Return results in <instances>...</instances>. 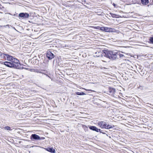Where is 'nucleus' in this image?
Wrapping results in <instances>:
<instances>
[{
  "label": "nucleus",
  "mask_w": 153,
  "mask_h": 153,
  "mask_svg": "<svg viewBox=\"0 0 153 153\" xmlns=\"http://www.w3.org/2000/svg\"><path fill=\"white\" fill-rule=\"evenodd\" d=\"M6 59L7 60L9 61H1L0 63L8 67L13 69L19 68L20 67L19 66V65L20 66L19 61L17 58L7 54Z\"/></svg>",
  "instance_id": "nucleus-1"
},
{
  "label": "nucleus",
  "mask_w": 153,
  "mask_h": 153,
  "mask_svg": "<svg viewBox=\"0 0 153 153\" xmlns=\"http://www.w3.org/2000/svg\"><path fill=\"white\" fill-rule=\"evenodd\" d=\"M103 52L105 54V56L110 59H114L119 56V53L116 51H108L106 50L103 51Z\"/></svg>",
  "instance_id": "nucleus-2"
},
{
  "label": "nucleus",
  "mask_w": 153,
  "mask_h": 153,
  "mask_svg": "<svg viewBox=\"0 0 153 153\" xmlns=\"http://www.w3.org/2000/svg\"><path fill=\"white\" fill-rule=\"evenodd\" d=\"M45 139V137H40L35 134H32L30 136V139L33 141L43 140Z\"/></svg>",
  "instance_id": "nucleus-3"
},
{
  "label": "nucleus",
  "mask_w": 153,
  "mask_h": 153,
  "mask_svg": "<svg viewBox=\"0 0 153 153\" xmlns=\"http://www.w3.org/2000/svg\"><path fill=\"white\" fill-rule=\"evenodd\" d=\"M97 125L102 128L107 129H110L114 126H111L110 125H108L105 122L103 121H101L98 123Z\"/></svg>",
  "instance_id": "nucleus-4"
},
{
  "label": "nucleus",
  "mask_w": 153,
  "mask_h": 153,
  "mask_svg": "<svg viewBox=\"0 0 153 153\" xmlns=\"http://www.w3.org/2000/svg\"><path fill=\"white\" fill-rule=\"evenodd\" d=\"M58 52L61 54H68L69 53L68 52L69 48H58Z\"/></svg>",
  "instance_id": "nucleus-5"
},
{
  "label": "nucleus",
  "mask_w": 153,
  "mask_h": 153,
  "mask_svg": "<svg viewBox=\"0 0 153 153\" xmlns=\"http://www.w3.org/2000/svg\"><path fill=\"white\" fill-rule=\"evenodd\" d=\"M52 51L50 50H48L46 53V56L47 58L49 60L53 58L55 56L54 55L52 52Z\"/></svg>",
  "instance_id": "nucleus-6"
},
{
  "label": "nucleus",
  "mask_w": 153,
  "mask_h": 153,
  "mask_svg": "<svg viewBox=\"0 0 153 153\" xmlns=\"http://www.w3.org/2000/svg\"><path fill=\"white\" fill-rule=\"evenodd\" d=\"M42 148L44 149L45 150L51 153H55V150L53 149V147H48L46 148H44L43 147H41Z\"/></svg>",
  "instance_id": "nucleus-7"
},
{
  "label": "nucleus",
  "mask_w": 153,
  "mask_h": 153,
  "mask_svg": "<svg viewBox=\"0 0 153 153\" xmlns=\"http://www.w3.org/2000/svg\"><path fill=\"white\" fill-rule=\"evenodd\" d=\"M29 16V15L27 13H21L19 14V16L24 18H28Z\"/></svg>",
  "instance_id": "nucleus-8"
},
{
  "label": "nucleus",
  "mask_w": 153,
  "mask_h": 153,
  "mask_svg": "<svg viewBox=\"0 0 153 153\" xmlns=\"http://www.w3.org/2000/svg\"><path fill=\"white\" fill-rule=\"evenodd\" d=\"M89 128L91 130L95 131L97 132H102V130L100 129H98L95 126H91L89 127Z\"/></svg>",
  "instance_id": "nucleus-9"
},
{
  "label": "nucleus",
  "mask_w": 153,
  "mask_h": 153,
  "mask_svg": "<svg viewBox=\"0 0 153 153\" xmlns=\"http://www.w3.org/2000/svg\"><path fill=\"white\" fill-rule=\"evenodd\" d=\"M113 29L111 28L105 27V32H110L113 31Z\"/></svg>",
  "instance_id": "nucleus-10"
},
{
  "label": "nucleus",
  "mask_w": 153,
  "mask_h": 153,
  "mask_svg": "<svg viewBox=\"0 0 153 153\" xmlns=\"http://www.w3.org/2000/svg\"><path fill=\"white\" fill-rule=\"evenodd\" d=\"M19 64H20V66L19 65V66L20 67H19V68H15L14 69H25L27 70H29V68H24L23 67V65L22 64H21L20 62H19Z\"/></svg>",
  "instance_id": "nucleus-11"
},
{
  "label": "nucleus",
  "mask_w": 153,
  "mask_h": 153,
  "mask_svg": "<svg viewBox=\"0 0 153 153\" xmlns=\"http://www.w3.org/2000/svg\"><path fill=\"white\" fill-rule=\"evenodd\" d=\"M141 2L143 5H147L149 3V0H141Z\"/></svg>",
  "instance_id": "nucleus-12"
},
{
  "label": "nucleus",
  "mask_w": 153,
  "mask_h": 153,
  "mask_svg": "<svg viewBox=\"0 0 153 153\" xmlns=\"http://www.w3.org/2000/svg\"><path fill=\"white\" fill-rule=\"evenodd\" d=\"M7 54L6 53H5L4 52V53L1 55V56L0 57V58L1 59V60H2V59H6Z\"/></svg>",
  "instance_id": "nucleus-13"
},
{
  "label": "nucleus",
  "mask_w": 153,
  "mask_h": 153,
  "mask_svg": "<svg viewBox=\"0 0 153 153\" xmlns=\"http://www.w3.org/2000/svg\"><path fill=\"white\" fill-rule=\"evenodd\" d=\"M75 94L78 95H83L85 94V93L83 92H75Z\"/></svg>",
  "instance_id": "nucleus-14"
},
{
  "label": "nucleus",
  "mask_w": 153,
  "mask_h": 153,
  "mask_svg": "<svg viewBox=\"0 0 153 153\" xmlns=\"http://www.w3.org/2000/svg\"><path fill=\"white\" fill-rule=\"evenodd\" d=\"M100 69H101V72H105L106 71V70L107 69V68H105L104 67H100Z\"/></svg>",
  "instance_id": "nucleus-15"
},
{
  "label": "nucleus",
  "mask_w": 153,
  "mask_h": 153,
  "mask_svg": "<svg viewBox=\"0 0 153 153\" xmlns=\"http://www.w3.org/2000/svg\"><path fill=\"white\" fill-rule=\"evenodd\" d=\"M3 128L4 130H11L12 129H11L10 127L9 126H6L4 127H3Z\"/></svg>",
  "instance_id": "nucleus-16"
},
{
  "label": "nucleus",
  "mask_w": 153,
  "mask_h": 153,
  "mask_svg": "<svg viewBox=\"0 0 153 153\" xmlns=\"http://www.w3.org/2000/svg\"><path fill=\"white\" fill-rule=\"evenodd\" d=\"M34 72L37 73H42V72L39 69H35Z\"/></svg>",
  "instance_id": "nucleus-17"
},
{
  "label": "nucleus",
  "mask_w": 153,
  "mask_h": 153,
  "mask_svg": "<svg viewBox=\"0 0 153 153\" xmlns=\"http://www.w3.org/2000/svg\"><path fill=\"white\" fill-rule=\"evenodd\" d=\"M105 27H100V29L102 31H105Z\"/></svg>",
  "instance_id": "nucleus-18"
},
{
  "label": "nucleus",
  "mask_w": 153,
  "mask_h": 153,
  "mask_svg": "<svg viewBox=\"0 0 153 153\" xmlns=\"http://www.w3.org/2000/svg\"><path fill=\"white\" fill-rule=\"evenodd\" d=\"M94 29H98L100 30V27L99 26H97V27H93Z\"/></svg>",
  "instance_id": "nucleus-19"
},
{
  "label": "nucleus",
  "mask_w": 153,
  "mask_h": 153,
  "mask_svg": "<svg viewBox=\"0 0 153 153\" xmlns=\"http://www.w3.org/2000/svg\"><path fill=\"white\" fill-rule=\"evenodd\" d=\"M35 69L33 68H29V71H30L31 72H34V71Z\"/></svg>",
  "instance_id": "nucleus-20"
},
{
  "label": "nucleus",
  "mask_w": 153,
  "mask_h": 153,
  "mask_svg": "<svg viewBox=\"0 0 153 153\" xmlns=\"http://www.w3.org/2000/svg\"><path fill=\"white\" fill-rule=\"evenodd\" d=\"M150 40L152 43H153V37L150 38Z\"/></svg>",
  "instance_id": "nucleus-21"
},
{
  "label": "nucleus",
  "mask_w": 153,
  "mask_h": 153,
  "mask_svg": "<svg viewBox=\"0 0 153 153\" xmlns=\"http://www.w3.org/2000/svg\"><path fill=\"white\" fill-rule=\"evenodd\" d=\"M83 128L84 129V130H85V128H86V126L85 125L84 126Z\"/></svg>",
  "instance_id": "nucleus-22"
},
{
  "label": "nucleus",
  "mask_w": 153,
  "mask_h": 153,
  "mask_svg": "<svg viewBox=\"0 0 153 153\" xmlns=\"http://www.w3.org/2000/svg\"><path fill=\"white\" fill-rule=\"evenodd\" d=\"M43 74H45V75H46V76H48V77H49L50 78H51L49 76H48V74H44V73Z\"/></svg>",
  "instance_id": "nucleus-23"
},
{
  "label": "nucleus",
  "mask_w": 153,
  "mask_h": 153,
  "mask_svg": "<svg viewBox=\"0 0 153 153\" xmlns=\"http://www.w3.org/2000/svg\"><path fill=\"white\" fill-rule=\"evenodd\" d=\"M53 47V46H50L49 47H50V48H51V47Z\"/></svg>",
  "instance_id": "nucleus-24"
},
{
  "label": "nucleus",
  "mask_w": 153,
  "mask_h": 153,
  "mask_svg": "<svg viewBox=\"0 0 153 153\" xmlns=\"http://www.w3.org/2000/svg\"><path fill=\"white\" fill-rule=\"evenodd\" d=\"M41 71H45V70H41Z\"/></svg>",
  "instance_id": "nucleus-25"
},
{
  "label": "nucleus",
  "mask_w": 153,
  "mask_h": 153,
  "mask_svg": "<svg viewBox=\"0 0 153 153\" xmlns=\"http://www.w3.org/2000/svg\"><path fill=\"white\" fill-rule=\"evenodd\" d=\"M37 144H39V143H38Z\"/></svg>",
  "instance_id": "nucleus-26"
},
{
  "label": "nucleus",
  "mask_w": 153,
  "mask_h": 153,
  "mask_svg": "<svg viewBox=\"0 0 153 153\" xmlns=\"http://www.w3.org/2000/svg\"><path fill=\"white\" fill-rule=\"evenodd\" d=\"M86 91H89L88 90H86Z\"/></svg>",
  "instance_id": "nucleus-27"
},
{
  "label": "nucleus",
  "mask_w": 153,
  "mask_h": 153,
  "mask_svg": "<svg viewBox=\"0 0 153 153\" xmlns=\"http://www.w3.org/2000/svg\"><path fill=\"white\" fill-rule=\"evenodd\" d=\"M36 63V61L35 63Z\"/></svg>",
  "instance_id": "nucleus-28"
},
{
  "label": "nucleus",
  "mask_w": 153,
  "mask_h": 153,
  "mask_svg": "<svg viewBox=\"0 0 153 153\" xmlns=\"http://www.w3.org/2000/svg\"><path fill=\"white\" fill-rule=\"evenodd\" d=\"M1 61H0V62H1Z\"/></svg>",
  "instance_id": "nucleus-29"
}]
</instances>
